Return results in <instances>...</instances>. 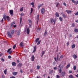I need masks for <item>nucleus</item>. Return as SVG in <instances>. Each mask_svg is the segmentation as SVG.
<instances>
[{"label": "nucleus", "instance_id": "obj_2", "mask_svg": "<svg viewBox=\"0 0 78 78\" xmlns=\"http://www.w3.org/2000/svg\"><path fill=\"white\" fill-rule=\"evenodd\" d=\"M7 35H8V37L10 38H12V35L10 33L9 31H7Z\"/></svg>", "mask_w": 78, "mask_h": 78}, {"label": "nucleus", "instance_id": "obj_43", "mask_svg": "<svg viewBox=\"0 0 78 78\" xmlns=\"http://www.w3.org/2000/svg\"><path fill=\"white\" fill-rule=\"evenodd\" d=\"M59 73H61V68H60V69L59 71Z\"/></svg>", "mask_w": 78, "mask_h": 78}, {"label": "nucleus", "instance_id": "obj_24", "mask_svg": "<svg viewBox=\"0 0 78 78\" xmlns=\"http://www.w3.org/2000/svg\"><path fill=\"white\" fill-rule=\"evenodd\" d=\"M55 5H56V7L58 8V5H59V3L58 2H56L55 3Z\"/></svg>", "mask_w": 78, "mask_h": 78}, {"label": "nucleus", "instance_id": "obj_47", "mask_svg": "<svg viewBox=\"0 0 78 78\" xmlns=\"http://www.w3.org/2000/svg\"><path fill=\"white\" fill-rule=\"evenodd\" d=\"M56 78H60V76H59L58 75H56Z\"/></svg>", "mask_w": 78, "mask_h": 78}, {"label": "nucleus", "instance_id": "obj_52", "mask_svg": "<svg viewBox=\"0 0 78 78\" xmlns=\"http://www.w3.org/2000/svg\"><path fill=\"white\" fill-rule=\"evenodd\" d=\"M24 15H25V14H24V13H21V16H24Z\"/></svg>", "mask_w": 78, "mask_h": 78}, {"label": "nucleus", "instance_id": "obj_9", "mask_svg": "<svg viewBox=\"0 0 78 78\" xmlns=\"http://www.w3.org/2000/svg\"><path fill=\"white\" fill-rule=\"evenodd\" d=\"M55 16L57 17H59V13L57 12H55Z\"/></svg>", "mask_w": 78, "mask_h": 78}, {"label": "nucleus", "instance_id": "obj_19", "mask_svg": "<svg viewBox=\"0 0 78 78\" xmlns=\"http://www.w3.org/2000/svg\"><path fill=\"white\" fill-rule=\"evenodd\" d=\"M12 74L14 76H16L17 74V72H14L12 73Z\"/></svg>", "mask_w": 78, "mask_h": 78}, {"label": "nucleus", "instance_id": "obj_62", "mask_svg": "<svg viewBox=\"0 0 78 78\" xmlns=\"http://www.w3.org/2000/svg\"><path fill=\"white\" fill-rule=\"evenodd\" d=\"M78 3V0L77 1V2H76V5H77Z\"/></svg>", "mask_w": 78, "mask_h": 78}, {"label": "nucleus", "instance_id": "obj_7", "mask_svg": "<svg viewBox=\"0 0 78 78\" xmlns=\"http://www.w3.org/2000/svg\"><path fill=\"white\" fill-rule=\"evenodd\" d=\"M66 12H67V13H68V14H70V13H72L73 11H72L70 10H66Z\"/></svg>", "mask_w": 78, "mask_h": 78}, {"label": "nucleus", "instance_id": "obj_30", "mask_svg": "<svg viewBox=\"0 0 78 78\" xmlns=\"http://www.w3.org/2000/svg\"><path fill=\"white\" fill-rule=\"evenodd\" d=\"M59 19L61 21V22H62V18L61 17H60L59 18Z\"/></svg>", "mask_w": 78, "mask_h": 78}, {"label": "nucleus", "instance_id": "obj_42", "mask_svg": "<svg viewBox=\"0 0 78 78\" xmlns=\"http://www.w3.org/2000/svg\"><path fill=\"white\" fill-rule=\"evenodd\" d=\"M69 77L70 78H74V77L72 75H71L69 76Z\"/></svg>", "mask_w": 78, "mask_h": 78}, {"label": "nucleus", "instance_id": "obj_20", "mask_svg": "<svg viewBox=\"0 0 78 78\" xmlns=\"http://www.w3.org/2000/svg\"><path fill=\"white\" fill-rule=\"evenodd\" d=\"M62 15L64 18H65V19H66V15H65V14L64 13H62Z\"/></svg>", "mask_w": 78, "mask_h": 78}, {"label": "nucleus", "instance_id": "obj_10", "mask_svg": "<svg viewBox=\"0 0 78 78\" xmlns=\"http://www.w3.org/2000/svg\"><path fill=\"white\" fill-rule=\"evenodd\" d=\"M12 64L13 66H16V62H12Z\"/></svg>", "mask_w": 78, "mask_h": 78}, {"label": "nucleus", "instance_id": "obj_40", "mask_svg": "<svg viewBox=\"0 0 78 78\" xmlns=\"http://www.w3.org/2000/svg\"><path fill=\"white\" fill-rule=\"evenodd\" d=\"M11 50V48H10V49H9L7 51V53H9V51H10Z\"/></svg>", "mask_w": 78, "mask_h": 78}, {"label": "nucleus", "instance_id": "obj_12", "mask_svg": "<svg viewBox=\"0 0 78 78\" xmlns=\"http://www.w3.org/2000/svg\"><path fill=\"white\" fill-rule=\"evenodd\" d=\"M30 34V29L28 27L27 30V34Z\"/></svg>", "mask_w": 78, "mask_h": 78}, {"label": "nucleus", "instance_id": "obj_51", "mask_svg": "<svg viewBox=\"0 0 78 78\" xmlns=\"http://www.w3.org/2000/svg\"><path fill=\"white\" fill-rule=\"evenodd\" d=\"M12 52V51H10L9 52V54H11Z\"/></svg>", "mask_w": 78, "mask_h": 78}, {"label": "nucleus", "instance_id": "obj_14", "mask_svg": "<svg viewBox=\"0 0 78 78\" xmlns=\"http://www.w3.org/2000/svg\"><path fill=\"white\" fill-rule=\"evenodd\" d=\"M15 24V22H13L11 23V27H13L14 25Z\"/></svg>", "mask_w": 78, "mask_h": 78}, {"label": "nucleus", "instance_id": "obj_31", "mask_svg": "<svg viewBox=\"0 0 78 78\" xmlns=\"http://www.w3.org/2000/svg\"><path fill=\"white\" fill-rule=\"evenodd\" d=\"M53 70H51L50 72H49V74H52L53 73Z\"/></svg>", "mask_w": 78, "mask_h": 78}, {"label": "nucleus", "instance_id": "obj_36", "mask_svg": "<svg viewBox=\"0 0 78 78\" xmlns=\"http://www.w3.org/2000/svg\"><path fill=\"white\" fill-rule=\"evenodd\" d=\"M41 41L40 40L37 43V45H38L39 44H41Z\"/></svg>", "mask_w": 78, "mask_h": 78}, {"label": "nucleus", "instance_id": "obj_28", "mask_svg": "<svg viewBox=\"0 0 78 78\" xmlns=\"http://www.w3.org/2000/svg\"><path fill=\"white\" fill-rule=\"evenodd\" d=\"M74 31L75 33H78V30L77 29H75L74 30Z\"/></svg>", "mask_w": 78, "mask_h": 78}, {"label": "nucleus", "instance_id": "obj_23", "mask_svg": "<svg viewBox=\"0 0 78 78\" xmlns=\"http://www.w3.org/2000/svg\"><path fill=\"white\" fill-rule=\"evenodd\" d=\"M39 39H40L39 38H38L36 39V40L35 41L36 42V43H37V42H38V41H39Z\"/></svg>", "mask_w": 78, "mask_h": 78}, {"label": "nucleus", "instance_id": "obj_6", "mask_svg": "<svg viewBox=\"0 0 78 78\" xmlns=\"http://www.w3.org/2000/svg\"><path fill=\"white\" fill-rule=\"evenodd\" d=\"M41 12L42 14H44L45 13V9L44 8H42L41 9Z\"/></svg>", "mask_w": 78, "mask_h": 78}, {"label": "nucleus", "instance_id": "obj_60", "mask_svg": "<svg viewBox=\"0 0 78 78\" xmlns=\"http://www.w3.org/2000/svg\"><path fill=\"white\" fill-rule=\"evenodd\" d=\"M75 76L78 78V74L75 75Z\"/></svg>", "mask_w": 78, "mask_h": 78}, {"label": "nucleus", "instance_id": "obj_13", "mask_svg": "<svg viewBox=\"0 0 78 78\" xmlns=\"http://www.w3.org/2000/svg\"><path fill=\"white\" fill-rule=\"evenodd\" d=\"M7 18V16L6 15H4L3 17V19H4L5 20H6Z\"/></svg>", "mask_w": 78, "mask_h": 78}, {"label": "nucleus", "instance_id": "obj_35", "mask_svg": "<svg viewBox=\"0 0 78 78\" xmlns=\"http://www.w3.org/2000/svg\"><path fill=\"white\" fill-rule=\"evenodd\" d=\"M33 8H31V11H30V14H32V12H33Z\"/></svg>", "mask_w": 78, "mask_h": 78}, {"label": "nucleus", "instance_id": "obj_58", "mask_svg": "<svg viewBox=\"0 0 78 78\" xmlns=\"http://www.w3.org/2000/svg\"><path fill=\"white\" fill-rule=\"evenodd\" d=\"M17 62H18V63H19L20 62V61H19V60H17Z\"/></svg>", "mask_w": 78, "mask_h": 78}, {"label": "nucleus", "instance_id": "obj_29", "mask_svg": "<svg viewBox=\"0 0 78 78\" xmlns=\"http://www.w3.org/2000/svg\"><path fill=\"white\" fill-rule=\"evenodd\" d=\"M47 32L46 31H45V32L44 34V36H46V35H47Z\"/></svg>", "mask_w": 78, "mask_h": 78}, {"label": "nucleus", "instance_id": "obj_25", "mask_svg": "<svg viewBox=\"0 0 78 78\" xmlns=\"http://www.w3.org/2000/svg\"><path fill=\"white\" fill-rule=\"evenodd\" d=\"M70 66V64H68L67 66L66 67V69H68V68H69V67Z\"/></svg>", "mask_w": 78, "mask_h": 78}, {"label": "nucleus", "instance_id": "obj_59", "mask_svg": "<svg viewBox=\"0 0 78 78\" xmlns=\"http://www.w3.org/2000/svg\"><path fill=\"white\" fill-rule=\"evenodd\" d=\"M54 70H56V69H57V68L55 67L54 68Z\"/></svg>", "mask_w": 78, "mask_h": 78}, {"label": "nucleus", "instance_id": "obj_17", "mask_svg": "<svg viewBox=\"0 0 78 78\" xmlns=\"http://www.w3.org/2000/svg\"><path fill=\"white\" fill-rule=\"evenodd\" d=\"M17 66H18V67H22V64L19 63L18 64Z\"/></svg>", "mask_w": 78, "mask_h": 78}, {"label": "nucleus", "instance_id": "obj_33", "mask_svg": "<svg viewBox=\"0 0 78 78\" xmlns=\"http://www.w3.org/2000/svg\"><path fill=\"white\" fill-rule=\"evenodd\" d=\"M45 51H43L41 53L42 55H44V53H45Z\"/></svg>", "mask_w": 78, "mask_h": 78}, {"label": "nucleus", "instance_id": "obj_64", "mask_svg": "<svg viewBox=\"0 0 78 78\" xmlns=\"http://www.w3.org/2000/svg\"><path fill=\"white\" fill-rule=\"evenodd\" d=\"M72 34H69V36H70V37H72Z\"/></svg>", "mask_w": 78, "mask_h": 78}, {"label": "nucleus", "instance_id": "obj_5", "mask_svg": "<svg viewBox=\"0 0 78 78\" xmlns=\"http://www.w3.org/2000/svg\"><path fill=\"white\" fill-rule=\"evenodd\" d=\"M65 75H66V73L64 72H63L61 73V77H63L65 76Z\"/></svg>", "mask_w": 78, "mask_h": 78}, {"label": "nucleus", "instance_id": "obj_49", "mask_svg": "<svg viewBox=\"0 0 78 78\" xmlns=\"http://www.w3.org/2000/svg\"><path fill=\"white\" fill-rule=\"evenodd\" d=\"M75 15H76V16H78V11L75 14Z\"/></svg>", "mask_w": 78, "mask_h": 78}, {"label": "nucleus", "instance_id": "obj_61", "mask_svg": "<svg viewBox=\"0 0 78 78\" xmlns=\"http://www.w3.org/2000/svg\"><path fill=\"white\" fill-rule=\"evenodd\" d=\"M69 73H72V71H70V70L69 72Z\"/></svg>", "mask_w": 78, "mask_h": 78}, {"label": "nucleus", "instance_id": "obj_18", "mask_svg": "<svg viewBox=\"0 0 78 78\" xmlns=\"http://www.w3.org/2000/svg\"><path fill=\"white\" fill-rule=\"evenodd\" d=\"M20 46H21V47H23L24 45H23V42H21L20 44Z\"/></svg>", "mask_w": 78, "mask_h": 78}, {"label": "nucleus", "instance_id": "obj_11", "mask_svg": "<svg viewBox=\"0 0 78 78\" xmlns=\"http://www.w3.org/2000/svg\"><path fill=\"white\" fill-rule=\"evenodd\" d=\"M73 57L74 59H76V58H77V56H76V55L75 54H74L73 56Z\"/></svg>", "mask_w": 78, "mask_h": 78}, {"label": "nucleus", "instance_id": "obj_8", "mask_svg": "<svg viewBox=\"0 0 78 78\" xmlns=\"http://www.w3.org/2000/svg\"><path fill=\"white\" fill-rule=\"evenodd\" d=\"M43 5H44V4L43 3L38 5V9H40V8H41V6H42Z\"/></svg>", "mask_w": 78, "mask_h": 78}, {"label": "nucleus", "instance_id": "obj_48", "mask_svg": "<svg viewBox=\"0 0 78 78\" xmlns=\"http://www.w3.org/2000/svg\"><path fill=\"white\" fill-rule=\"evenodd\" d=\"M29 22L30 23H32V22H31V21L30 20H29Z\"/></svg>", "mask_w": 78, "mask_h": 78}, {"label": "nucleus", "instance_id": "obj_1", "mask_svg": "<svg viewBox=\"0 0 78 78\" xmlns=\"http://www.w3.org/2000/svg\"><path fill=\"white\" fill-rule=\"evenodd\" d=\"M53 22L54 24H55L56 22V20H54L53 18H52L51 20V24L53 23Z\"/></svg>", "mask_w": 78, "mask_h": 78}, {"label": "nucleus", "instance_id": "obj_54", "mask_svg": "<svg viewBox=\"0 0 78 78\" xmlns=\"http://www.w3.org/2000/svg\"><path fill=\"white\" fill-rule=\"evenodd\" d=\"M69 42H68L67 43V46H69Z\"/></svg>", "mask_w": 78, "mask_h": 78}, {"label": "nucleus", "instance_id": "obj_50", "mask_svg": "<svg viewBox=\"0 0 78 78\" xmlns=\"http://www.w3.org/2000/svg\"><path fill=\"white\" fill-rule=\"evenodd\" d=\"M2 78H5V75H2Z\"/></svg>", "mask_w": 78, "mask_h": 78}, {"label": "nucleus", "instance_id": "obj_37", "mask_svg": "<svg viewBox=\"0 0 78 78\" xmlns=\"http://www.w3.org/2000/svg\"><path fill=\"white\" fill-rule=\"evenodd\" d=\"M64 6H65L66 7H67V4L65 2H64L63 3Z\"/></svg>", "mask_w": 78, "mask_h": 78}, {"label": "nucleus", "instance_id": "obj_45", "mask_svg": "<svg viewBox=\"0 0 78 78\" xmlns=\"http://www.w3.org/2000/svg\"><path fill=\"white\" fill-rule=\"evenodd\" d=\"M37 69H40V66H37Z\"/></svg>", "mask_w": 78, "mask_h": 78}, {"label": "nucleus", "instance_id": "obj_27", "mask_svg": "<svg viewBox=\"0 0 78 78\" xmlns=\"http://www.w3.org/2000/svg\"><path fill=\"white\" fill-rule=\"evenodd\" d=\"M7 19L8 21H9V20H10V18H9V16H7Z\"/></svg>", "mask_w": 78, "mask_h": 78}, {"label": "nucleus", "instance_id": "obj_53", "mask_svg": "<svg viewBox=\"0 0 78 78\" xmlns=\"http://www.w3.org/2000/svg\"><path fill=\"white\" fill-rule=\"evenodd\" d=\"M8 58H9V59H11V56L10 55H9L8 56Z\"/></svg>", "mask_w": 78, "mask_h": 78}, {"label": "nucleus", "instance_id": "obj_55", "mask_svg": "<svg viewBox=\"0 0 78 78\" xmlns=\"http://www.w3.org/2000/svg\"><path fill=\"white\" fill-rule=\"evenodd\" d=\"M64 56H63V55H62L60 56V58H63Z\"/></svg>", "mask_w": 78, "mask_h": 78}, {"label": "nucleus", "instance_id": "obj_57", "mask_svg": "<svg viewBox=\"0 0 78 78\" xmlns=\"http://www.w3.org/2000/svg\"><path fill=\"white\" fill-rule=\"evenodd\" d=\"M58 57H59V55H58L57 57V60H58Z\"/></svg>", "mask_w": 78, "mask_h": 78}, {"label": "nucleus", "instance_id": "obj_3", "mask_svg": "<svg viewBox=\"0 0 78 78\" xmlns=\"http://www.w3.org/2000/svg\"><path fill=\"white\" fill-rule=\"evenodd\" d=\"M9 13L10 15H11V16H13V13H14V12H13V10H9Z\"/></svg>", "mask_w": 78, "mask_h": 78}, {"label": "nucleus", "instance_id": "obj_32", "mask_svg": "<svg viewBox=\"0 0 78 78\" xmlns=\"http://www.w3.org/2000/svg\"><path fill=\"white\" fill-rule=\"evenodd\" d=\"M73 69L74 70H75L76 69V66H73Z\"/></svg>", "mask_w": 78, "mask_h": 78}, {"label": "nucleus", "instance_id": "obj_16", "mask_svg": "<svg viewBox=\"0 0 78 78\" xmlns=\"http://www.w3.org/2000/svg\"><path fill=\"white\" fill-rule=\"evenodd\" d=\"M34 59H35V58L34 57V55H32V58H31V61H34Z\"/></svg>", "mask_w": 78, "mask_h": 78}, {"label": "nucleus", "instance_id": "obj_38", "mask_svg": "<svg viewBox=\"0 0 78 78\" xmlns=\"http://www.w3.org/2000/svg\"><path fill=\"white\" fill-rule=\"evenodd\" d=\"M71 1L73 3H76V1H75L74 0H72Z\"/></svg>", "mask_w": 78, "mask_h": 78}, {"label": "nucleus", "instance_id": "obj_22", "mask_svg": "<svg viewBox=\"0 0 78 78\" xmlns=\"http://www.w3.org/2000/svg\"><path fill=\"white\" fill-rule=\"evenodd\" d=\"M34 50L33 51V52H36V47L35 46H34Z\"/></svg>", "mask_w": 78, "mask_h": 78}, {"label": "nucleus", "instance_id": "obj_15", "mask_svg": "<svg viewBox=\"0 0 78 78\" xmlns=\"http://www.w3.org/2000/svg\"><path fill=\"white\" fill-rule=\"evenodd\" d=\"M20 30H19L17 32V35H18V36H19V35H20Z\"/></svg>", "mask_w": 78, "mask_h": 78}, {"label": "nucleus", "instance_id": "obj_4", "mask_svg": "<svg viewBox=\"0 0 78 78\" xmlns=\"http://www.w3.org/2000/svg\"><path fill=\"white\" fill-rule=\"evenodd\" d=\"M37 24H38V21H39V15H37Z\"/></svg>", "mask_w": 78, "mask_h": 78}, {"label": "nucleus", "instance_id": "obj_46", "mask_svg": "<svg viewBox=\"0 0 78 78\" xmlns=\"http://www.w3.org/2000/svg\"><path fill=\"white\" fill-rule=\"evenodd\" d=\"M1 60L2 62H4V61H5V59H4L3 58H1Z\"/></svg>", "mask_w": 78, "mask_h": 78}, {"label": "nucleus", "instance_id": "obj_21", "mask_svg": "<svg viewBox=\"0 0 78 78\" xmlns=\"http://www.w3.org/2000/svg\"><path fill=\"white\" fill-rule=\"evenodd\" d=\"M72 48L73 49V48H75V44H72Z\"/></svg>", "mask_w": 78, "mask_h": 78}, {"label": "nucleus", "instance_id": "obj_44", "mask_svg": "<svg viewBox=\"0 0 78 78\" xmlns=\"http://www.w3.org/2000/svg\"><path fill=\"white\" fill-rule=\"evenodd\" d=\"M75 24L72 23V27H75Z\"/></svg>", "mask_w": 78, "mask_h": 78}, {"label": "nucleus", "instance_id": "obj_56", "mask_svg": "<svg viewBox=\"0 0 78 78\" xmlns=\"http://www.w3.org/2000/svg\"><path fill=\"white\" fill-rule=\"evenodd\" d=\"M53 65H56V62H53Z\"/></svg>", "mask_w": 78, "mask_h": 78}, {"label": "nucleus", "instance_id": "obj_63", "mask_svg": "<svg viewBox=\"0 0 78 78\" xmlns=\"http://www.w3.org/2000/svg\"><path fill=\"white\" fill-rule=\"evenodd\" d=\"M32 5H34V2H32L31 3Z\"/></svg>", "mask_w": 78, "mask_h": 78}, {"label": "nucleus", "instance_id": "obj_34", "mask_svg": "<svg viewBox=\"0 0 78 78\" xmlns=\"http://www.w3.org/2000/svg\"><path fill=\"white\" fill-rule=\"evenodd\" d=\"M23 7H22L20 9V11L21 12H22V11H23Z\"/></svg>", "mask_w": 78, "mask_h": 78}, {"label": "nucleus", "instance_id": "obj_39", "mask_svg": "<svg viewBox=\"0 0 78 78\" xmlns=\"http://www.w3.org/2000/svg\"><path fill=\"white\" fill-rule=\"evenodd\" d=\"M6 72H7V70L5 69L4 71V72L5 75H6Z\"/></svg>", "mask_w": 78, "mask_h": 78}, {"label": "nucleus", "instance_id": "obj_26", "mask_svg": "<svg viewBox=\"0 0 78 78\" xmlns=\"http://www.w3.org/2000/svg\"><path fill=\"white\" fill-rule=\"evenodd\" d=\"M11 33L12 34H14V30H12L11 31Z\"/></svg>", "mask_w": 78, "mask_h": 78}, {"label": "nucleus", "instance_id": "obj_41", "mask_svg": "<svg viewBox=\"0 0 78 78\" xmlns=\"http://www.w3.org/2000/svg\"><path fill=\"white\" fill-rule=\"evenodd\" d=\"M16 47V45L15 44L13 46V49H15Z\"/></svg>", "mask_w": 78, "mask_h": 78}]
</instances>
